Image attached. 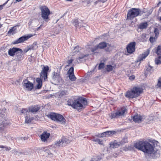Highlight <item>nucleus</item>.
<instances>
[{"label":"nucleus","instance_id":"nucleus-18","mask_svg":"<svg viewBox=\"0 0 161 161\" xmlns=\"http://www.w3.org/2000/svg\"><path fill=\"white\" fill-rule=\"evenodd\" d=\"M116 133L115 131H108L101 134L100 136L103 137L106 136H111Z\"/></svg>","mask_w":161,"mask_h":161},{"label":"nucleus","instance_id":"nucleus-3","mask_svg":"<svg viewBox=\"0 0 161 161\" xmlns=\"http://www.w3.org/2000/svg\"><path fill=\"white\" fill-rule=\"evenodd\" d=\"M152 12L151 10H147L146 8L141 9L139 8H132L129 10L127 15V19H133L135 17L141 16L143 14H145V16L147 17L151 14Z\"/></svg>","mask_w":161,"mask_h":161},{"label":"nucleus","instance_id":"nucleus-63","mask_svg":"<svg viewBox=\"0 0 161 161\" xmlns=\"http://www.w3.org/2000/svg\"><path fill=\"white\" fill-rule=\"evenodd\" d=\"M55 35L54 34H51V33L48 34V36H55Z\"/></svg>","mask_w":161,"mask_h":161},{"label":"nucleus","instance_id":"nucleus-28","mask_svg":"<svg viewBox=\"0 0 161 161\" xmlns=\"http://www.w3.org/2000/svg\"><path fill=\"white\" fill-rule=\"evenodd\" d=\"M28 139L27 137H21L17 138L16 139L17 142L20 144L23 143L26 140Z\"/></svg>","mask_w":161,"mask_h":161},{"label":"nucleus","instance_id":"nucleus-61","mask_svg":"<svg viewBox=\"0 0 161 161\" xmlns=\"http://www.w3.org/2000/svg\"><path fill=\"white\" fill-rule=\"evenodd\" d=\"M135 78V76L134 75H132L130 76L129 77V79L131 80H134Z\"/></svg>","mask_w":161,"mask_h":161},{"label":"nucleus","instance_id":"nucleus-20","mask_svg":"<svg viewBox=\"0 0 161 161\" xmlns=\"http://www.w3.org/2000/svg\"><path fill=\"white\" fill-rule=\"evenodd\" d=\"M36 81L37 83V84L36 86V89H40L42 85V79L41 78H37L36 79Z\"/></svg>","mask_w":161,"mask_h":161},{"label":"nucleus","instance_id":"nucleus-10","mask_svg":"<svg viewBox=\"0 0 161 161\" xmlns=\"http://www.w3.org/2000/svg\"><path fill=\"white\" fill-rule=\"evenodd\" d=\"M60 78V73L58 70L56 71H54L52 73V79L54 82L58 83L59 81Z\"/></svg>","mask_w":161,"mask_h":161},{"label":"nucleus","instance_id":"nucleus-60","mask_svg":"<svg viewBox=\"0 0 161 161\" xmlns=\"http://www.w3.org/2000/svg\"><path fill=\"white\" fill-rule=\"evenodd\" d=\"M73 59H70L68 60L67 62V63L69 65H70L71 64L72 62H73Z\"/></svg>","mask_w":161,"mask_h":161},{"label":"nucleus","instance_id":"nucleus-54","mask_svg":"<svg viewBox=\"0 0 161 161\" xmlns=\"http://www.w3.org/2000/svg\"><path fill=\"white\" fill-rule=\"evenodd\" d=\"M101 156H97L95 158H97V161H99L103 157V155H102V154H101Z\"/></svg>","mask_w":161,"mask_h":161},{"label":"nucleus","instance_id":"nucleus-6","mask_svg":"<svg viewBox=\"0 0 161 161\" xmlns=\"http://www.w3.org/2000/svg\"><path fill=\"white\" fill-rule=\"evenodd\" d=\"M41 11V16L46 22H48L50 20L49 16L50 12L48 8L45 6H41L40 8Z\"/></svg>","mask_w":161,"mask_h":161},{"label":"nucleus","instance_id":"nucleus-64","mask_svg":"<svg viewBox=\"0 0 161 161\" xmlns=\"http://www.w3.org/2000/svg\"><path fill=\"white\" fill-rule=\"evenodd\" d=\"M90 161H97V158H92Z\"/></svg>","mask_w":161,"mask_h":161},{"label":"nucleus","instance_id":"nucleus-27","mask_svg":"<svg viewBox=\"0 0 161 161\" xmlns=\"http://www.w3.org/2000/svg\"><path fill=\"white\" fill-rule=\"evenodd\" d=\"M69 94V92L67 90H64L61 91L59 94V96L60 97H61L67 95Z\"/></svg>","mask_w":161,"mask_h":161},{"label":"nucleus","instance_id":"nucleus-43","mask_svg":"<svg viewBox=\"0 0 161 161\" xmlns=\"http://www.w3.org/2000/svg\"><path fill=\"white\" fill-rule=\"evenodd\" d=\"M73 25L75 27L78 26L79 24V21L77 19H74L72 21Z\"/></svg>","mask_w":161,"mask_h":161},{"label":"nucleus","instance_id":"nucleus-52","mask_svg":"<svg viewBox=\"0 0 161 161\" xmlns=\"http://www.w3.org/2000/svg\"><path fill=\"white\" fill-rule=\"evenodd\" d=\"M121 144H123L127 142V138L125 137L122 140Z\"/></svg>","mask_w":161,"mask_h":161},{"label":"nucleus","instance_id":"nucleus-19","mask_svg":"<svg viewBox=\"0 0 161 161\" xmlns=\"http://www.w3.org/2000/svg\"><path fill=\"white\" fill-rule=\"evenodd\" d=\"M50 135L49 133L47 132H44L41 135V140L43 142L46 141L47 139L49 138Z\"/></svg>","mask_w":161,"mask_h":161},{"label":"nucleus","instance_id":"nucleus-47","mask_svg":"<svg viewBox=\"0 0 161 161\" xmlns=\"http://www.w3.org/2000/svg\"><path fill=\"white\" fill-rule=\"evenodd\" d=\"M104 67V64L103 63H100L98 66V69L99 70L101 69Z\"/></svg>","mask_w":161,"mask_h":161},{"label":"nucleus","instance_id":"nucleus-53","mask_svg":"<svg viewBox=\"0 0 161 161\" xmlns=\"http://www.w3.org/2000/svg\"><path fill=\"white\" fill-rule=\"evenodd\" d=\"M31 48L29 47H27V48H25L24 50V53L25 54L27 52H28L29 50H31Z\"/></svg>","mask_w":161,"mask_h":161},{"label":"nucleus","instance_id":"nucleus-40","mask_svg":"<svg viewBox=\"0 0 161 161\" xmlns=\"http://www.w3.org/2000/svg\"><path fill=\"white\" fill-rule=\"evenodd\" d=\"M111 46V44L107 43V46L106 47L105 49V50L107 52H110L111 51L110 47Z\"/></svg>","mask_w":161,"mask_h":161},{"label":"nucleus","instance_id":"nucleus-57","mask_svg":"<svg viewBox=\"0 0 161 161\" xmlns=\"http://www.w3.org/2000/svg\"><path fill=\"white\" fill-rule=\"evenodd\" d=\"M97 65H96V66H95V67L94 68V69L90 71V72L88 73V74H87L88 75H90L95 70V69L96 68Z\"/></svg>","mask_w":161,"mask_h":161},{"label":"nucleus","instance_id":"nucleus-48","mask_svg":"<svg viewBox=\"0 0 161 161\" xmlns=\"http://www.w3.org/2000/svg\"><path fill=\"white\" fill-rule=\"evenodd\" d=\"M68 73L69 75H71L74 74V67H71L69 70L68 72Z\"/></svg>","mask_w":161,"mask_h":161},{"label":"nucleus","instance_id":"nucleus-2","mask_svg":"<svg viewBox=\"0 0 161 161\" xmlns=\"http://www.w3.org/2000/svg\"><path fill=\"white\" fill-rule=\"evenodd\" d=\"M67 105L73 108L79 110L84 109L87 105V101L86 98L80 97L75 99H69L67 101Z\"/></svg>","mask_w":161,"mask_h":161},{"label":"nucleus","instance_id":"nucleus-1","mask_svg":"<svg viewBox=\"0 0 161 161\" xmlns=\"http://www.w3.org/2000/svg\"><path fill=\"white\" fill-rule=\"evenodd\" d=\"M134 147L139 150L148 154L150 159L156 158L159 155L158 150L155 147L154 144H151L147 141H140L134 144Z\"/></svg>","mask_w":161,"mask_h":161},{"label":"nucleus","instance_id":"nucleus-59","mask_svg":"<svg viewBox=\"0 0 161 161\" xmlns=\"http://www.w3.org/2000/svg\"><path fill=\"white\" fill-rule=\"evenodd\" d=\"M4 148L5 149V150L6 151H9L11 149L10 147H7V146H5Z\"/></svg>","mask_w":161,"mask_h":161},{"label":"nucleus","instance_id":"nucleus-21","mask_svg":"<svg viewBox=\"0 0 161 161\" xmlns=\"http://www.w3.org/2000/svg\"><path fill=\"white\" fill-rule=\"evenodd\" d=\"M121 144V142H117L116 140L114 141L113 142H111L110 144V147L112 148H116L119 147Z\"/></svg>","mask_w":161,"mask_h":161},{"label":"nucleus","instance_id":"nucleus-46","mask_svg":"<svg viewBox=\"0 0 161 161\" xmlns=\"http://www.w3.org/2000/svg\"><path fill=\"white\" fill-rule=\"evenodd\" d=\"M156 86L158 87L161 88V77L159 78L158 79Z\"/></svg>","mask_w":161,"mask_h":161},{"label":"nucleus","instance_id":"nucleus-51","mask_svg":"<svg viewBox=\"0 0 161 161\" xmlns=\"http://www.w3.org/2000/svg\"><path fill=\"white\" fill-rule=\"evenodd\" d=\"M19 29V26L17 25L12 27L9 30H16Z\"/></svg>","mask_w":161,"mask_h":161},{"label":"nucleus","instance_id":"nucleus-44","mask_svg":"<svg viewBox=\"0 0 161 161\" xmlns=\"http://www.w3.org/2000/svg\"><path fill=\"white\" fill-rule=\"evenodd\" d=\"M43 150L44 151V152L45 153V154L46 155H48L50 154H51L50 151H49V150L47 149V147L44 148H43Z\"/></svg>","mask_w":161,"mask_h":161},{"label":"nucleus","instance_id":"nucleus-22","mask_svg":"<svg viewBox=\"0 0 161 161\" xmlns=\"http://www.w3.org/2000/svg\"><path fill=\"white\" fill-rule=\"evenodd\" d=\"M158 31H154V33L155 34V36L154 38L153 36H151L149 38V41L151 43H153L155 39H156L158 37L159 34Z\"/></svg>","mask_w":161,"mask_h":161},{"label":"nucleus","instance_id":"nucleus-17","mask_svg":"<svg viewBox=\"0 0 161 161\" xmlns=\"http://www.w3.org/2000/svg\"><path fill=\"white\" fill-rule=\"evenodd\" d=\"M23 51L20 48V50L18 51L16 54L15 56V59L16 61H21L23 58Z\"/></svg>","mask_w":161,"mask_h":161},{"label":"nucleus","instance_id":"nucleus-30","mask_svg":"<svg viewBox=\"0 0 161 161\" xmlns=\"http://www.w3.org/2000/svg\"><path fill=\"white\" fill-rule=\"evenodd\" d=\"M63 141L62 139L58 141L55 142L54 145L56 146V147H60L61 145L63 144Z\"/></svg>","mask_w":161,"mask_h":161},{"label":"nucleus","instance_id":"nucleus-15","mask_svg":"<svg viewBox=\"0 0 161 161\" xmlns=\"http://www.w3.org/2000/svg\"><path fill=\"white\" fill-rule=\"evenodd\" d=\"M126 111V109L125 108H122L121 109L118 110L115 112H114V114L116 117L117 119L119 118L120 116L123 115L125 112Z\"/></svg>","mask_w":161,"mask_h":161},{"label":"nucleus","instance_id":"nucleus-56","mask_svg":"<svg viewBox=\"0 0 161 161\" xmlns=\"http://www.w3.org/2000/svg\"><path fill=\"white\" fill-rule=\"evenodd\" d=\"M99 48L97 47V45L92 49V51L93 52H95Z\"/></svg>","mask_w":161,"mask_h":161},{"label":"nucleus","instance_id":"nucleus-58","mask_svg":"<svg viewBox=\"0 0 161 161\" xmlns=\"http://www.w3.org/2000/svg\"><path fill=\"white\" fill-rule=\"evenodd\" d=\"M14 31H8L7 34L8 36H10L14 33Z\"/></svg>","mask_w":161,"mask_h":161},{"label":"nucleus","instance_id":"nucleus-13","mask_svg":"<svg viewBox=\"0 0 161 161\" xmlns=\"http://www.w3.org/2000/svg\"><path fill=\"white\" fill-rule=\"evenodd\" d=\"M20 50V48L13 47L9 49L8 51V53L9 55L10 56L13 57L15 55L17 52H18V51Z\"/></svg>","mask_w":161,"mask_h":161},{"label":"nucleus","instance_id":"nucleus-41","mask_svg":"<svg viewBox=\"0 0 161 161\" xmlns=\"http://www.w3.org/2000/svg\"><path fill=\"white\" fill-rule=\"evenodd\" d=\"M147 71L149 72L150 73H152L153 71V67L148 65L147 67Z\"/></svg>","mask_w":161,"mask_h":161},{"label":"nucleus","instance_id":"nucleus-42","mask_svg":"<svg viewBox=\"0 0 161 161\" xmlns=\"http://www.w3.org/2000/svg\"><path fill=\"white\" fill-rule=\"evenodd\" d=\"M29 111L28 109V110L27 108H23L21 110V113L24 114H26L27 115V113Z\"/></svg>","mask_w":161,"mask_h":161},{"label":"nucleus","instance_id":"nucleus-35","mask_svg":"<svg viewBox=\"0 0 161 161\" xmlns=\"http://www.w3.org/2000/svg\"><path fill=\"white\" fill-rule=\"evenodd\" d=\"M30 47L31 50H34L38 48L37 42H35Z\"/></svg>","mask_w":161,"mask_h":161},{"label":"nucleus","instance_id":"nucleus-5","mask_svg":"<svg viewBox=\"0 0 161 161\" xmlns=\"http://www.w3.org/2000/svg\"><path fill=\"white\" fill-rule=\"evenodd\" d=\"M47 117L52 120L56 121L61 124L65 123L66 119L61 114L54 113H51L47 115Z\"/></svg>","mask_w":161,"mask_h":161},{"label":"nucleus","instance_id":"nucleus-9","mask_svg":"<svg viewBox=\"0 0 161 161\" xmlns=\"http://www.w3.org/2000/svg\"><path fill=\"white\" fill-rule=\"evenodd\" d=\"M136 45V42H134L130 43L127 45L126 47V49L127 52L128 53L131 54L135 51Z\"/></svg>","mask_w":161,"mask_h":161},{"label":"nucleus","instance_id":"nucleus-11","mask_svg":"<svg viewBox=\"0 0 161 161\" xmlns=\"http://www.w3.org/2000/svg\"><path fill=\"white\" fill-rule=\"evenodd\" d=\"M131 119H129V120L131 121L132 119L135 123H140L142 121V117L140 114H136L133 116L131 117Z\"/></svg>","mask_w":161,"mask_h":161},{"label":"nucleus","instance_id":"nucleus-36","mask_svg":"<svg viewBox=\"0 0 161 161\" xmlns=\"http://www.w3.org/2000/svg\"><path fill=\"white\" fill-rule=\"evenodd\" d=\"M158 58L155 59V64L157 65L161 64V56H158Z\"/></svg>","mask_w":161,"mask_h":161},{"label":"nucleus","instance_id":"nucleus-34","mask_svg":"<svg viewBox=\"0 0 161 161\" xmlns=\"http://www.w3.org/2000/svg\"><path fill=\"white\" fill-rule=\"evenodd\" d=\"M113 69V66L110 64H108L106 65V67L105 68L107 72H109Z\"/></svg>","mask_w":161,"mask_h":161},{"label":"nucleus","instance_id":"nucleus-23","mask_svg":"<svg viewBox=\"0 0 161 161\" xmlns=\"http://www.w3.org/2000/svg\"><path fill=\"white\" fill-rule=\"evenodd\" d=\"M97 47L100 49H104L107 46V43L104 42H102L99 43L97 45Z\"/></svg>","mask_w":161,"mask_h":161},{"label":"nucleus","instance_id":"nucleus-38","mask_svg":"<svg viewBox=\"0 0 161 161\" xmlns=\"http://www.w3.org/2000/svg\"><path fill=\"white\" fill-rule=\"evenodd\" d=\"M69 80L71 81H74L75 80L76 78L75 77V75H74V74H72L71 75L69 74Z\"/></svg>","mask_w":161,"mask_h":161},{"label":"nucleus","instance_id":"nucleus-7","mask_svg":"<svg viewBox=\"0 0 161 161\" xmlns=\"http://www.w3.org/2000/svg\"><path fill=\"white\" fill-rule=\"evenodd\" d=\"M36 35L35 33L34 34H29L27 35L22 36L20 37L16 40L14 41L13 42V44H16L18 43H20L24 42L28 40L31 37L33 36Z\"/></svg>","mask_w":161,"mask_h":161},{"label":"nucleus","instance_id":"nucleus-55","mask_svg":"<svg viewBox=\"0 0 161 161\" xmlns=\"http://www.w3.org/2000/svg\"><path fill=\"white\" fill-rule=\"evenodd\" d=\"M78 47L79 48V47H76L74 49V50H75L74 52V54H77L79 52V50H77Z\"/></svg>","mask_w":161,"mask_h":161},{"label":"nucleus","instance_id":"nucleus-24","mask_svg":"<svg viewBox=\"0 0 161 161\" xmlns=\"http://www.w3.org/2000/svg\"><path fill=\"white\" fill-rule=\"evenodd\" d=\"M4 123L2 121L0 122V135L4 133Z\"/></svg>","mask_w":161,"mask_h":161},{"label":"nucleus","instance_id":"nucleus-45","mask_svg":"<svg viewBox=\"0 0 161 161\" xmlns=\"http://www.w3.org/2000/svg\"><path fill=\"white\" fill-rule=\"evenodd\" d=\"M109 117L111 119H117L114 114V112L111 113L109 115Z\"/></svg>","mask_w":161,"mask_h":161},{"label":"nucleus","instance_id":"nucleus-49","mask_svg":"<svg viewBox=\"0 0 161 161\" xmlns=\"http://www.w3.org/2000/svg\"><path fill=\"white\" fill-rule=\"evenodd\" d=\"M87 56V55H84L83 54H80V55H79V57L78 58H76L77 60H80V59H83L84 57Z\"/></svg>","mask_w":161,"mask_h":161},{"label":"nucleus","instance_id":"nucleus-8","mask_svg":"<svg viewBox=\"0 0 161 161\" xmlns=\"http://www.w3.org/2000/svg\"><path fill=\"white\" fill-rule=\"evenodd\" d=\"M22 83L24 88L28 91H31L34 87L33 84L27 79L24 80Z\"/></svg>","mask_w":161,"mask_h":161},{"label":"nucleus","instance_id":"nucleus-16","mask_svg":"<svg viewBox=\"0 0 161 161\" xmlns=\"http://www.w3.org/2000/svg\"><path fill=\"white\" fill-rule=\"evenodd\" d=\"M126 111V109L125 108H122L121 109L118 110L115 112H114V114L116 117L117 119L119 118L120 116L123 115L125 112Z\"/></svg>","mask_w":161,"mask_h":161},{"label":"nucleus","instance_id":"nucleus-29","mask_svg":"<svg viewBox=\"0 0 161 161\" xmlns=\"http://www.w3.org/2000/svg\"><path fill=\"white\" fill-rule=\"evenodd\" d=\"M155 52L158 56H161V45H159L157 47Z\"/></svg>","mask_w":161,"mask_h":161},{"label":"nucleus","instance_id":"nucleus-50","mask_svg":"<svg viewBox=\"0 0 161 161\" xmlns=\"http://www.w3.org/2000/svg\"><path fill=\"white\" fill-rule=\"evenodd\" d=\"M63 25L62 24H59L56 26V30H60L62 29H63Z\"/></svg>","mask_w":161,"mask_h":161},{"label":"nucleus","instance_id":"nucleus-33","mask_svg":"<svg viewBox=\"0 0 161 161\" xmlns=\"http://www.w3.org/2000/svg\"><path fill=\"white\" fill-rule=\"evenodd\" d=\"M149 35L146 34H143L141 36V38L143 42L146 41Z\"/></svg>","mask_w":161,"mask_h":161},{"label":"nucleus","instance_id":"nucleus-14","mask_svg":"<svg viewBox=\"0 0 161 161\" xmlns=\"http://www.w3.org/2000/svg\"><path fill=\"white\" fill-rule=\"evenodd\" d=\"M149 52V49H148L142 55H140L138 58L137 61L141 62L144 59H145L148 55Z\"/></svg>","mask_w":161,"mask_h":161},{"label":"nucleus","instance_id":"nucleus-31","mask_svg":"<svg viewBox=\"0 0 161 161\" xmlns=\"http://www.w3.org/2000/svg\"><path fill=\"white\" fill-rule=\"evenodd\" d=\"M25 123H30L31 121L34 118L33 117H29L27 115L26 116H25Z\"/></svg>","mask_w":161,"mask_h":161},{"label":"nucleus","instance_id":"nucleus-25","mask_svg":"<svg viewBox=\"0 0 161 161\" xmlns=\"http://www.w3.org/2000/svg\"><path fill=\"white\" fill-rule=\"evenodd\" d=\"M148 25L147 22H142L139 25L138 28L140 29H146Z\"/></svg>","mask_w":161,"mask_h":161},{"label":"nucleus","instance_id":"nucleus-39","mask_svg":"<svg viewBox=\"0 0 161 161\" xmlns=\"http://www.w3.org/2000/svg\"><path fill=\"white\" fill-rule=\"evenodd\" d=\"M92 141L94 142H97L99 144H103L102 141L101 140L97 138L95 139L94 138H93L92 139Z\"/></svg>","mask_w":161,"mask_h":161},{"label":"nucleus","instance_id":"nucleus-37","mask_svg":"<svg viewBox=\"0 0 161 161\" xmlns=\"http://www.w3.org/2000/svg\"><path fill=\"white\" fill-rule=\"evenodd\" d=\"M11 152L12 153H14V155H18V156L20 155L22 153L21 152L17 151L15 149L12 150Z\"/></svg>","mask_w":161,"mask_h":161},{"label":"nucleus","instance_id":"nucleus-26","mask_svg":"<svg viewBox=\"0 0 161 161\" xmlns=\"http://www.w3.org/2000/svg\"><path fill=\"white\" fill-rule=\"evenodd\" d=\"M40 78L42 79H44V81H46L47 79L48 73L41 72L40 73Z\"/></svg>","mask_w":161,"mask_h":161},{"label":"nucleus","instance_id":"nucleus-12","mask_svg":"<svg viewBox=\"0 0 161 161\" xmlns=\"http://www.w3.org/2000/svg\"><path fill=\"white\" fill-rule=\"evenodd\" d=\"M40 108V107L39 106L36 105L31 106L28 108V109L30 112L35 114L39 110Z\"/></svg>","mask_w":161,"mask_h":161},{"label":"nucleus","instance_id":"nucleus-62","mask_svg":"<svg viewBox=\"0 0 161 161\" xmlns=\"http://www.w3.org/2000/svg\"><path fill=\"white\" fill-rule=\"evenodd\" d=\"M93 0H87V2H84L83 3H87V4H88L90 3L91 2H92Z\"/></svg>","mask_w":161,"mask_h":161},{"label":"nucleus","instance_id":"nucleus-4","mask_svg":"<svg viewBox=\"0 0 161 161\" xmlns=\"http://www.w3.org/2000/svg\"><path fill=\"white\" fill-rule=\"evenodd\" d=\"M143 89L139 87H135L132 88L131 91L127 92L125 96L129 98H136L139 96L143 92Z\"/></svg>","mask_w":161,"mask_h":161},{"label":"nucleus","instance_id":"nucleus-32","mask_svg":"<svg viewBox=\"0 0 161 161\" xmlns=\"http://www.w3.org/2000/svg\"><path fill=\"white\" fill-rule=\"evenodd\" d=\"M49 69V67L48 66L43 65V68H42V70L41 72L46 73H48V71Z\"/></svg>","mask_w":161,"mask_h":161}]
</instances>
